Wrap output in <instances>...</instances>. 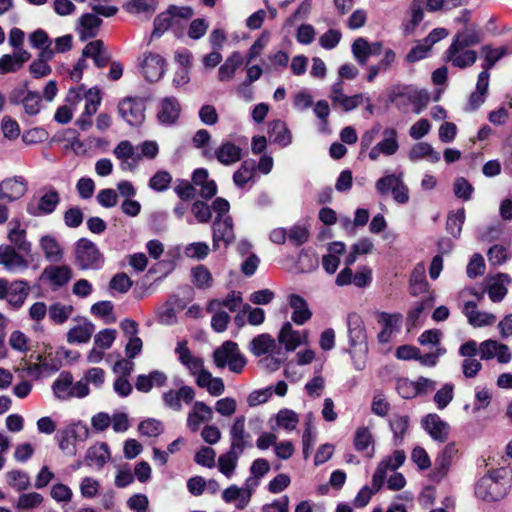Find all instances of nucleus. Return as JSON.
Instances as JSON below:
<instances>
[{
	"instance_id": "nucleus-63",
	"label": "nucleus",
	"mask_w": 512,
	"mask_h": 512,
	"mask_svg": "<svg viewBox=\"0 0 512 512\" xmlns=\"http://www.w3.org/2000/svg\"><path fill=\"white\" fill-rule=\"evenodd\" d=\"M465 221L464 209H459L457 212L450 214L447 218V230L454 237H458L461 233L462 226Z\"/></svg>"
},
{
	"instance_id": "nucleus-28",
	"label": "nucleus",
	"mask_w": 512,
	"mask_h": 512,
	"mask_svg": "<svg viewBox=\"0 0 512 512\" xmlns=\"http://www.w3.org/2000/svg\"><path fill=\"white\" fill-rule=\"evenodd\" d=\"M424 429L436 441L445 442L449 435V425L437 414H428L423 419Z\"/></svg>"
},
{
	"instance_id": "nucleus-54",
	"label": "nucleus",
	"mask_w": 512,
	"mask_h": 512,
	"mask_svg": "<svg viewBox=\"0 0 512 512\" xmlns=\"http://www.w3.org/2000/svg\"><path fill=\"white\" fill-rule=\"evenodd\" d=\"M43 500L44 498L40 493H23L18 497L15 507L21 510H29L40 506Z\"/></svg>"
},
{
	"instance_id": "nucleus-51",
	"label": "nucleus",
	"mask_w": 512,
	"mask_h": 512,
	"mask_svg": "<svg viewBox=\"0 0 512 512\" xmlns=\"http://www.w3.org/2000/svg\"><path fill=\"white\" fill-rule=\"evenodd\" d=\"M482 51L485 54V62L482 65L483 69L488 71L491 69L503 56L508 53L507 46L493 48L489 45L483 46Z\"/></svg>"
},
{
	"instance_id": "nucleus-59",
	"label": "nucleus",
	"mask_w": 512,
	"mask_h": 512,
	"mask_svg": "<svg viewBox=\"0 0 512 512\" xmlns=\"http://www.w3.org/2000/svg\"><path fill=\"white\" fill-rule=\"evenodd\" d=\"M408 99L414 105V112L420 114L428 105L430 96L426 90H410Z\"/></svg>"
},
{
	"instance_id": "nucleus-20",
	"label": "nucleus",
	"mask_w": 512,
	"mask_h": 512,
	"mask_svg": "<svg viewBox=\"0 0 512 512\" xmlns=\"http://www.w3.org/2000/svg\"><path fill=\"white\" fill-rule=\"evenodd\" d=\"M175 354L177 355L179 362L192 376L205 367L203 359L192 354L186 340H182L177 343Z\"/></svg>"
},
{
	"instance_id": "nucleus-40",
	"label": "nucleus",
	"mask_w": 512,
	"mask_h": 512,
	"mask_svg": "<svg viewBox=\"0 0 512 512\" xmlns=\"http://www.w3.org/2000/svg\"><path fill=\"white\" fill-rule=\"evenodd\" d=\"M111 457L108 445L104 442L91 446L86 453V461L89 466L101 468Z\"/></svg>"
},
{
	"instance_id": "nucleus-41",
	"label": "nucleus",
	"mask_w": 512,
	"mask_h": 512,
	"mask_svg": "<svg viewBox=\"0 0 512 512\" xmlns=\"http://www.w3.org/2000/svg\"><path fill=\"white\" fill-rule=\"evenodd\" d=\"M242 55L238 51H234L228 56L218 70V80L226 82L234 77L236 70L242 65Z\"/></svg>"
},
{
	"instance_id": "nucleus-15",
	"label": "nucleus",
	"mask_w": 512,
	"mask_h": 512,
	"mask_svg": "<svg viewBox=\"0 0 512 512\" xmlns=\"http://www.w3.org/2000/svg\"><path fill=\"white\" fill-rule=\"evenodd\" d=\"M195 390L188 385L181 386L178 390L169 389L162 394L164 405L176 412L182 410V401L186 404L191 403L195 398Z\"/></svg>"
},
{
	"instance_id": "nucleus-39",
	"label": "nucleus",
	"mask_w": 512,
	"mask_h": 512,
	"mask_svg": "<svg viewBox=\"0 0 512 512\" xmlns=\"http://www.w3.org/2000/svg\"><path fill=\"white\" fill-rule=\"evenodd\" d=\"M102 20L94 14L86 13L79 18L78 33L82 41L97 35Z\"/></svg>"
},
{
	"instance_id": "nucleus-11",
	"label": "nucleus",
	"mask_w": 512,
	"mask_h": 512,
	"mask_svg": "<svg viewBox=\"0 0 512 512\" xmlns=\"http://www.w3.org/2000/svg\"><path fill=\"white\" fill-rule=\"evenodd\" d=\"M8 244L0 245V266L10 273H19L29 267V261Z\"/></svg>"
},
{
	"instance_id": "nucleus-14",
	"label": "nucleus",
	"mask_w": 512,
	"mask_h": 512,
	"mask_svg": "<svg viewBox=\"0 0 512 512\" xmlns=\"http://www.w3.org/2000/svg\"><path fill=\"white\" fill-rule=\"evenodd\" d=\"M479 354L481 360L496 358L501 364L509 363L512 358L510 349L506 344L492 339L485 340L479 344Z\"/></svg>"
},
{
	"instance_id": "nucleus-29",
	"label": "nucleus",
	"mask_w": 512,
	"mask_h": 512,
	"mask_svg": "<svg viewBox=\"0 0 512 512\" xmlns=\"http://www.w3.org/2000/svg\"><path fill=\"white\" fill-rule=\"evenodd\" d=\"M288 304L293 310L291 319L295 324L303 325L311 318L312 312L302 296L291 294L288 297Z\"/></svg>"
},
{
	"instance_id": "nucleus-4",
	"label": "nucleus",
	"mask_w": 512,
	"mask_h": 512,
	"mask_svg": "<svg viewBox=\"0 0 512 512\" xmlns=\"http://www.w3.org/2000/svg\"><path fill=\"white\" fill-rule=\"evenodd\" d=\"M214 363L218 368L229 367L234 373H240L246 365V360L241 354L238 345L232 341H225L213 353Z\"/></svg>"
},
{
	"instance_id": "nucleus-3",
	"label": "nucleus",
	"mask_w": 512,
	"mask_h": 512,
	"mask_svg": "<svg viewBox=\"0 0 512 512\" xmlns=\"http://www.w3.org/2000/svg\"><path fill=\"white\" fill-rule=\"evenodd\" d=\"M504 471L498 470L483 476L477 483L475 494L484 501H498L508 492V481L502 475Z\"/></svg>"
},
{
	"instance_id": "nucleus-27",
	"label": "nucleus",
	"mask_w": 512,
	"mask_h": 512,
	"mask_svg": "<svg viewBox=\"0 0 512 512\" xmlns=\"http://www.w3.org/2000/svg\"><path fill=\"white\" fill-rule=\"evenodd\" d=\"M114 156L121 161L120 168L123 171H133L137 167L134 161L135 147L128 140L120 141L113 149Z\"/></svg>"
},
{
	"instance_id": "nucleus-6",
	"label": "nucleus",
	"mask_w": 512,
	"mask_h": 512,
	"mask_svg": "<svg viewBox=\"0 0 512 512\" xmlns=\"http://www.w3.org/2000/svg\"><path fill=\"white\" fill-rule=\"evenodd\" d=\"M30 286L26 280L17 279L9 282L0 278V300H6L13 308H20L27 299Z\"/></svg>"
},
{
	"instance_id": "nucleus-16",
	"label": "nucleus",
	"mask_w": 512,
	"mask_h": 512,
	"mask_svg": "<svg viewBox=\"0 0 512 512\" xmlns=\"http://www.w3.org/2000/svg\"><path fill=\"white\" fill-rule=\"evenodd\" d=\"M444 59L454 67L465 69L472 66L477 60V53L474 50L461 46L450 45L445 51Z\"/></svg>"
},
{
	"instance_id": "nucleus-32",
	"label": "nucleus",
	"mask_w": 512,
	"mask_h": 512,
	"mask_svg": "<svg viewBox=\"0 0 512 512\" xmlns=\"http://www.w3.org/2000/svg\"><path fill=\"white\" fill-rule=\"evenodd\" d=\"M83 56L93 59L98 68H104L111 58L102 40L89 42L83 48Z\"/></svg>"
},
{
	"instance_id": "nucleus-21",
	"label": "nucleus",
	"mask_w": 512,
	"mask_h": 512,
	"mask_svg": "<svg viewBox=\"0 0 512 512\" xmlns=\"http://www.w3.org/2000/svg\"><path fill=\"white\" fill-rule=\"evenodd\" d=\"M72 278V269L67 265H50L43 269L40 279L53 287H62Z\"/></svg>"
},
{
	"instance_id": "nucleus-57",
	"label": "nucleus",
	"mask_w": 512,
	"mask_h": 512,
	"mask_svg": "<svg viewBox=\"0 0 512 512\" xmlns=\"http://www.w3.org/2000/svg\"><path fill=\"white\" fill-rule=\"evenodd\" d=\"M410 283L412 286L413 294H418L425 291L428 287V283L425 279V266L418 264L411 275Z\"/></svg>"
},
{
	"instance_id": "nucleus-17",
	"label": "nucleus",
	"mask_w": 512,
	"mask_h": 512,
	"mask_svg": "<svg viewBox=\"0 0 512 512\" xmlns=\"http://www.w3.org/2000/svg\"><path fill=\"white\" fill-rule=\"evenodd\" d=\"M278 342L284 345L286 351H294L301 344L308 341L307 331L295 330L290 322H285L278 335Z\"/></svg>"
},
{
	"instance_id": "nucleus-43",
	"label": "nucleus",
	"mask_w": 512,
	"mask_h": 512,
	"mask_svg": "<svg viewBox=\"0 0 512 512\" xmlns=\"http://www.w3.org/2000/svg\"><path fill=\"white\" fill-rule=\"evenodd\" d=\"M242 452L241 450H233V448L230 447L227 453L219 457L218 469L226 478L230 479L233 476L237 467L238 458Z\"/></svg>"
},
{
	"instance_id": "nucleus-45",
	"label": "nucleus",
	"mask_w": 512,
	"mask_h": 512,
	"mask_svg": "<svg viewBox=\"0 0 512 512\" xmlns=\"http://www.w3.org/2000/svg\"><path fill=\"white\" fill-rule=\"evenodd\" d=\"M72 382L73 376L71 373L61 372L52 385L54 395L61 400L70 399Z\"/></svg>"
},
{
	"instance_id": "nucleus-2",
	"label": "nucleus",
	"mask_w": 512,
	"mask_h": 512,
	"mask_svg": "<svg viewBox=\"0 0 512 512\" xmlns=\"http://www.w3.org/2000/svg\"><path fill=\"white\" fill-rule=\"evenodd\" d=\"M85 100L84 112L81 114L79 119L76 121V125L81 130H87L92 125L91 117L97 112L101 104L100 90L97 88H91L85 91L83 88H71L67 94V101L71 105H76L81 100Z\"/></svg>"
},
{
	"instance_id": "nucleus-26",
	"label": "nucleus",
	"mask_w": 512,
	"mask_h": 512,
	"mask_svg": "<svg viewBox=\"0 0 512 512\" xmlns=\"http://www.w3.org/2000/svg\"><path fill=\"white\" fill-rule=\"evenodd\" d=\"M181 106L174 97H166L159 103L157 118L165 125L174 124L180 116Z\"/></svg>"
},
{
	"instance_id": "nucleus-23",
	"label": "nucleus",
	"mask_w": 512,
	"mask_h": 512,
	"mask_svg": "<svg viewBox=\"0 0 512 512\" xmlns=\"http://www.w3.org/2000/svg\"><path fill=\"white\" fill-rule=\"evenodd\" d=\"M382 50L381 42L369 43L365 38L359 37L352 44V53L360 65H365L370 56L379 55Z\"/></svg>"
},
{
	"instance_id": "nucleus-46",
	"label": "nucleus",
	"mask_w": 512,
	"mask_h": 512,
	"mask_svg": "<svg viewBox=\"0 0 512 512\" xmlns=\"http://www.w3.org/2000/svg\"><path fill=\"white\" fill-rule=\"evenodd\" d=\"M269 134L275 143L285 147L291 143V133L281 120L272 121L269 124Z\"/></svg>"
},
{
	"instance_id": "nucleus-47",
	"label": "nucleus",
	"mask_w": 512,
	"mask_h": 512,
	"mask_svg": "<svg viewBox=\"0 0 512 512\" xmlns=\"http://www.w3.org/2000/svg\"><path fill=\"white\" fill-rule=\"evenodd\" d=\"M480 41L481 37L479 32L474 28L466 27L463 30L456 33L450 45L468 48L470 46L480 43Z\"/></svg>"
},
{
	"instance_id": "nucleus-25",
	"label": "nucleus",
	"mask_w": 512,
	"mask_h": 512,
	"mask_svg": "<svg viewBox=\"0 0 512 512\" xmlns=\"http://www.w3.org/2000/svg\"><path fill=\"white\" fill-rule=\"evenodd\" d=\"M31 58L30 52L25 49H19L12 55L4 54L0 57V75L15 73L19 71L24 63Z\"/></svg>"
},
{
	"instance_id": "nucleus-38",
	"label": "nucleus",
	"mask_w": 512,
	"mask_h": 512,
	"mask_svg": "<svg viewBox=\"0 0 512 512\" xmlns=\"http://www.w3.org/2000/svg\"><path fill=\"white\" fill-rule=\"evenodd\" d=\"M251 495V489H241L236 485H231L223 491L222 499L226 503L236 502V508L241 510L249 504Z\"/></svg>"
},
{
	"instance_id": "nucleus-9",
	"label": "nucleus",
	"mask_w": 512,
	"mask_h": 512,
	"mask_svg": "<svg viewBox=\"0 0 512 512\" xmlns=\"http://www.w3.org/2000/svg\"><path fill=\"white\" fill-rule=\"evenodd\" d=\"M60 202L58 192L53 188L44 190L39 199L31 200L27 205V213L31 216L51 214Z\"/></svg>"
},
{
	"instance_id": "nucleus-19",
	"label": "nucleus",
	"mask_w": 512,
	"mask_h": 512,
	"mask_svg": "<svg viewBox=\"0 0 512 512\" xmlns=\"http://www.w3.org/2000/svg\"><path fill=\"white\" fill-rule=\"evenodd\" d=\"M383 140L377 143L369 152V158L376 161L381 154L391 156L395 154L399 148L397 140V132L395 129H386L383 132Z\"/></svg>"
},
{
	"instance_id": "nucleus-56",
	"label": "nucleus",
	"mask_w": 512,
	"mask_h": 512,
	"mask_svg": "<svg viewBox=\"0 0 512 512\" xmlns=\"http://www.w3.org/2000/svg\"><path fill=\"white\" fill-rule=\"evenodd\" d=\"M7 483L17 491L26 490L30 486V478L27 473L13 470L6 474Z\"/></svg>"
},
{
	"instance_id": "nucleus-53",
	"label": "nucleus",
	"mask_w": 512,
	"mask_h": 512,
	"mask_svg": "<svg viewBox=\"0 0 512 512\" xmlns=\"http://www.w3.org/2000/svg\"><path fill=\"white\" fill-rule=\"evenodd\" d=\"M173 24V19L167 10L158 14L154 19V29L151 33V40L160 38Z\"/></svg>"
},
{
	"instance_id": "nucleus-50",
	"label": "nucleus",
	"mask_w": 512,
	"mask_h": 512,
	"mask_svg": "<svg viewBox=\"0 0 512 512\" xmlns=\"http://www.w3.org/2000/svg\"><path fill=\"white\" fill-rule=\"evenodd\" d=\"M255 175V163L253 161H244L240 168L233 175V182L238 187H243L253 179Z\"/></svg>"
},
{
	"instance_id": "nucleus-64",
	"label": "nucleus",
	"mask_w": 512,
	"mask_h": 512,
	"mask_svg": "<svg viewBox=\"0 0 512 512\" xmlns=\"http://www.w3.org/2000/svg\"><path fill=\"white\" fill-rule=\"evenodd\" d=\"M172 181V176L169 172L161 170L156 172L149 180V187L155 191H165L168 189Z\"/></svg>"
},
{
	"instance_id": "nucleus-36",
	"label": "nucleus",
	"mask_w": 512,
	"mask_h": 512,
	"mask_svg": "<svg viewBox=\"0 0 512 512\" xmlns=\"http://www.w3.org/2000/svg\"><path fill=\"white\" fill-rule=\"evenodd\" d=\"M408 158L412 162L427 160L431 163H437L440 160V153L435 151L429 143L418 142L411 147Z\"/></svg>"
},
{
	"instance_id": "nucleus-34",
	"label": "nucleus",
	"mask_w": 512,
	"mask_h": 512,
	"mask_svg": "<svg viewBox=\"0 0 512 512\" xmlns=\"http://www.w3.org/2000/svg\"><path fill=\"white\" fill-rule=\"evenodd\" d=\"M231 447L233 450H241L249 445L250 435L245 432V417L238 416L230 429Z\"/></svg>"
},
{
	"instance_id": "nucleus-30",
	"label": "nucleus",
	"mask_w": 512,
	"mask_h": 512,
	"mask_svg": "<svg viewBox=\"0 0 512 512\" xmlns=\"http://www.w3.org/2000/svg\"><path fill=\"white\" fill-rule=\"evenodd\" d=\"M463 313L467 317L469 324L474 327L488 326L496 321L494 314L478 311L477 305L471 301L464 304Z\"/></svg>"
},
{
	"instance_id": "nucleus-12",
	"label": "nucleus",
	"mask_w": 512,
	"mask_h": 512,
	"mask_svg": "<svg viewBox=\"0 0 512 512\" xmlns=\"http://www.w3.org/2000/svg\"><path fill=\"white\" fill-rule=\"evenodd\" d=\"M140 67L147 81L157 82L165 73V60L158 54L148 52L140 59Z\"/></svg>"
},
{
	"instance_id": "nucleus-1",
	"label": "nucleus",
	"mask_w": 512,
	"mask_h": 512,
	"mask_svg": "<svg viewBox=\"0 0 512 512\" xmlns=\"http://www.w3.org/2000/svg\"><path fill=\"white\" fill-rule=\"evenodd\" d=\"M347 327L350 344L348 352L353 358L355 368L360 371L365 367L364 356L368 351L366 328L362 318L355 313L348 315Z\"/></svg>"
},
{
	"instance_id": "nucleus-33",
	"label": "nucleus",
	"mask_w": 512,
	"mask_h": 512,
	"mask_svg": "<svg viewBox=\"0 0 512 512\" xmlns=\"http://www.w3.org/2000/svg\"><path fill=\"white\" fill-rule=\"evenodd\" d=\"M39 248L45 259L51 263H57L63 259V248L56 238L51 235H44L39 239Z\"/></svg>"
},
{
	"instance_id": "nucleus-13",
	"label": "nucleus",
	"mask_w": 512,
	"mask_h": 512,
	"mask_svg": "<svg viewBox=\"0 0 512 512\" xmlns=\"http://www.w3.org/2000/svg\"><path fill=\"white\" fill-rule=\"evenodd\" d=\"M234 222L232 217L215 218L212 224L213 248L217 250L220 242L225 246L230 245L235 240Z\"/></svg>"
},
{
	"instance_id": "nucleus-62",
	"label": "nucleus",
	"mask_w": 512,
	"mask_h": 512,
	"mask_svg": "<svg viewBox=\"0 0 512 512\" xmlns=\"http://www.w3.org/2000/svg\"><path fill=\"white\" fill-rule=\"evenodd\" d=\"M137 148L140 150V153L134 157V161H136L137 164L143 158L152 160L156 158L159 153V146L157 142L152 140L142 142Z\"/></svg>"
},
{
	"instance_id": "nucleus-60",
	"label": "nucleus",
	"mask_w": 512,
	"mask_h": 512,
	"mask_svg": "<svg viewBox=\"0 0 512 512\" xmlns=\"http://www.w3.org/2000/svg\"><path fill=\"white\" fill-rule=\"evenodd\" d=\"M432 50V47L423 39L421 41H418L417 44L411 48V50L406 55V61L409 63H414L417 61H420L422 59H425L430 51Z\"/></svg>"
},
{
	"instance_id": "nucleus-61",
	"label": "nucleus",
	"mask_w": 512,
	"mask_h": 512,
	"mask_svg": "<svg viewBox=\"0 0 512 512\" xmlns=\"http://www.w3.org/2000/svg\"><path fill=\"white\" fill-rule=\"evenodd\" d=\"M73 308L70 305L55 303L49 308V317L58 324L64 323L72 314Z\"/></svg>"
},
{
	"instance_id": "nucleus-48",
	"label": "nucleus",
	"mask_w": 512,
	"mask_h": 512,
	"mask_svg": "<svg viewBox=\"0 0 512 512\" xmlns=\"http://www.w3.org/2000/svg\"><path fill=\"white\" fill-rule=\"evenodd\" d=\"M276 427H272L273 430L284 429L286 431H292L296 428L299 417L290 409H281L275 415Z\"/></svg>"
},
{
	"instance_id": "nucleus-5",
	"label": "nucleus",
	"mask_w": 512,
	"mask_h": 512,
	"mask_svg": "<svg viewBox=\"0 0 512 512\" xmlns=\"http://www.w3.org/2000/svg\"><path fill=\"white\" fill-rule=\"evenodd\" d=\"M375 320L380 328L376 336L377 342L380 345H387L400 332L403 316L398 312L377 311L375 312Z\"/></svg>"
},
{
	"instance_id": "nucleus-10",
	"label": "nucleus",
	"mask_w": 512,
	"mask_h": 512,
	"mask_svg": "<svg viewBox=\"0 0 512 512\" xmlns=\"http://www.w3.org/2000/svg\"><path fill=\"white\" fill-rule=\"evenodd\" d=\"M28 190V182L22 176H13L0 182V202L11 203L22 198Z\"/></svg>"
},
{
	"instance_id": "nucleus-7",
	"label": "nucleus",
	"mask_w": 512,
	"mask_h": 512,
	"mask_svg": "<svg viewBox=\"0 0 512 512\" xmlns=\"http://www.w3.org/2000/svg\"><path fill=\"white\" fill-rule=\"evenodd\" d=\"M76 264L82 269H98L103 263V256L96 244L81 238L75 244Z\"/></svg>"
},
{
	"instance_id": "nucleus-24",
	"label": "nucleus",
	"mask_w": 512,
	"mask_h": 512,
	"mask_svg": "<svg viewBox=\"0 0 512 512\" xmlns=\"http://www.w3.org/2000/svg\"><path fill=\"white\" fill-rule=\"evenodd\" d=\"M27 232L21 227L19 219H13L9 223L7 239L10 245L19 251L29 253L32 249V244L27 240Z\"/></svg>"
},
{
	"instance_id": "nucleus-52",
	"label": "nucleus",
	"mask_w": 512,
	"mask_h": 512,
	"mask_svg": "<svg viewBox=\"0 0 512 512\" xmlns=\"http://www.w3.org/2000/svg\"><path fill=\"white\" fill-rule=\"evenodd\" d=\"M192 282L200 289H207L212 286L213 278L210 271L203 265H198L191 271Z\"/></svg>"
},
{
	"instance_id": "nucleus-35",
	"label": "nucleus",
	"mask_w": 512,
	"mask_h": 512,
	"mask_svg": "<svg viewBox=\"0 0 512 512\" xmlns=\"http://www.w3.org/2000/svg\"><path fill=\"white\" fill-rule=\"evenodd\" d=\"M510 282L511 278L505 273H498L497 275L490 277L487 291L491 301H501L507 294V285Z\"/></svg>"
},
{
	"instance_id": "nucleus-42",
	"label": "nucleus",
	"mask_w": 512,
	"mask_h": 512,
	"mask_svg": "<svg viewBox=\"0 0 512 512\" xmlns=\"http://www.w3.org/2000/svg\"><path fill=\"white\" fill-rule=\"evenodd\" d=\"M215 156L221 164L231 165L241 159V149L231 142H224L215 151Z\"/></svg>"
},
{
	"instance_id": "nucleus-22",
	"label": "nucleus",
	"mask_w": 512,
	"mask_h": 512,
	"mask_svg": "<svg viewBox=\"0 0 512 512\" xmlns=\"http://www.w3.org/2000/svg\"><path fill=\"white\" fill-rule=\"evenodd\" d=\"M10 102L15 105L21 102L25 112L30 116L38 114L41 109L39 94L28 90L14 91L10 96Z\"/></svg>"
},
{
	"instance_id": "nucleus-8",
	"label": "nucleus",
	"mask_w": 512,
	"mask_h": 512,
	"mask_svg": "<svg viewBox=\"0 0 512 512\" xmlns=\"http://www.w3.org/2000/svg\"><path fill=\"white\" fill-rule=\"evenodd\" d=\"M145 102L138 97H126L118 104L120 116L131 126H139L145 120Z\"/></svg>"
},
{
	"instance_id": "nucleus-49",
	"label": "nucleus",
	"mask_w": 512,
	"mask_h": 512,
	"mask_svg": "<svg viewBox=\"0 0 512 512\" xmlns=\"http://www.w3.org/2000/svg\"><path fill=\"white\" fill-rule=\"evenodd\" d=\"M157 6L156 0H130L124 4L123 8L130 14H147L151 16Z\"/></svg>"
},
{
	"instance_id": "nucleus-18",
	"label": "nucleus",
	"mask_w": 512,
	"mask_h": 512,
	"mask_svg": "<svg viewBox=\"0 0 512 512\" xmlns=\"http://www.w3.org/2000/svg\"><path fill=\"white\" fill-rule=\"evenodd\" d=\"M213 417L214 412L210 406L202 401H196L187 415V427L190 431L196 432L202 423L210 422Z\"/></svg>"
},
{
	"instance_id": "nucleus-55",
	"label": "nucleus",
	"mask_w": 512,
	"mask_h": 512,
	"mask_svg": "<svg viewBox=\"0 0 512 512\" xmlns=\"http://www.w3.org/2000/svg\"><path fill=\"white\" fill-rule=\"evenodd\" d=\"M368 101V96L363 93H358L353 96H347L346 94L337 101L333 106L339 107L344 112H349L356 109L358 106Z\"/></svg>"
},
{
	"instance_id": "nucleus-37",
	"label": "nucleus",
	"mask_w": 512,
	"mask_h": 512,
	"mask_svg": "<svg viewBox=\"0 0 512 512\" xmlns=\"http://www.w3.org/2000/svg\"><path fill=\"white\" fill-rule=\"evenodd\" d=\"M95 331V326L92 322L84 319L77 325L73 326L67 332V341L69 343H87L91 339Z\"/></svg>"
},
{
	"instance_id": "nucleus-58",
	"label": "nucleus",
	"mask_w": 512,
	"mask_h": 512,
	"mask_svg": "<svg viewBox=\"0 0 512 512\" xmlns=\"http://www.w3.org/2000/svg\"><path fill=\"white\" fill-rule=\"evenodd\" d=\"M374 439L368 427H359L355 431L354 446L358 451H365L373 445Z\"/></svg>"
},
{
	"instance_id": "nucleus-31",
	"label": "nucleus",
	"mask_w": 512,
	"mask_h": 512,
	"mask_svg": "<svg viewBox=\"0 0 512 512\" xmlns=\"http://www.w3.org/2000/svg\"><path fill=\"white\" fill-rule=\"evenodd\" d=\"M280 346L276 340L267 333L260 334L250 342V351L255 356L267 355L270 353H278Z\"/></svg>"
},
{
	"instance_id": "nucleus-44",
	"label": "nucleus",
	"mask_w": 512,
	"mask_h": 512,
	"mask_svg": "<svg viewBox=\"0 0 512 512\" xmlns=\"http://www.w3.org/2000/svg\"><path fill=\"white\" fill-rule=\"evenodd\" d=\"M243 298L240 292H232L223 300L214 299L208 303L207 310L214 312L222 307L228 308L231 312H235L242 304Z\"/></svg>"
}]
</instances>
